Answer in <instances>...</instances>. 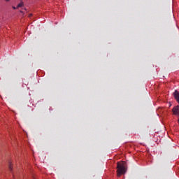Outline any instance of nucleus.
Returning a JSON list of instances; mask_svg holds the SVG:
<instances>
[{
  "mask_svg": "<svg viewBox=\"0 0 179 179\" xmlns=\"http://www.w3.org/2000/svg\"><path fill=\"white\" fill-rule=\"evenodd\" d=\"M117 173L118 176H120L122 174H124L126 172L124 162H117Z\"/></svg>",
  "mask_w": 179,
  "mask_h": 179,
  "instance_id": "obj_1",
  "label": "nucleus"
},
{
  "mask_svg": "<svg viewBox=\"0 0 179 179\" xmlns=\"http://www.w3.org/2000/svg\"><path fill=\"white\" fill-rule=\"evenodd\" d=\"M173 114L175 115H179V106H175L172 109Z\"/></svg>",
  "mask_w": 179,
  "mask_h": 179,
  "instance_id": "obj_2",
  "label": "nucleus"
},
{
  "mask_svg": "<svg viewBox=\"0 0 179 179\" xmlns=\"http://www.w3.org/2000/svg\"><path fill=\"white\" fill-rule=\"evenodd\" d=\"M173 96H174V98L176 99V100L179 103V92L176 90L173 93Z\"/></svg>",
  "mask_w": 179,
  "mask_h": 179,
  "instance_id": "obj_3",
  "label": "nucleus"
},
{
  "mask_svg": "<svg viewBox=\"0 0 179 179\" xmlns=\"http://www.w3.org/2000/svg\"><path fill=\"white\" fill-rule=\"evenodd\" d=\"M23 6H24V2L21 1L20 3H18V5H17V8H19Z\"/></svg>",
  "mask_w": 179,
  "mask_h": 179,
  "instance_id": "obj_4",
  "label": "nucleus"
},
{
  "mask_svg": "<svg viewBox=\"0 0 179 179\" xmlns=\"http://www.w3.org/2000/svg\"><path fill=\"white\" fill-rule=\"evenodd\" d=\"M9 169H10V171H12L13 167H12V166H11V165H10V166H9Z\"/></svg>",
  "mask_w": 179,
  "mask_h": 179,
  "instance_id": "obj_5",
  "label": "nucleus"
},
{
  "mask_svg": "<svg viewBox=\"0 0 179 179\" xmlns=\"http://www.w3.org/2000/svg\"><path fill=\"white\" fill-rule=\"evenodd\" d=\"M13 8L15 9V10H16V9H17L18 8H17V7H15V6H13Z\"/></svg>",
  "mask_w": 179,
  "mask_h": 179,
  "instance_id": "obj_6",
  "label": "nucleus"
},
{
  "mask_svg": "<svg viewBox=\"0 0 179 179\" xmlns=\"http://www.w3.org/2000/svg\"><path fill=\"white\" fill-rule=\"evenodd\" d=\"M169 107H171L172 104L171 103H169Z\"/></svg>",
  "mask_w": 179,
  "mask_h": 179,
  "instance_id": "obj_7",
  "label": "nucleus"
},
{
  "mask_svg": "<svg viewBox=\"0 0 179 179\" xmlns=\"http://www.w3.org/2000/svg\"><path fill=\"white\" fill-rule=\"evenodd\" d=\"M10 0H5L6 2H9Z\"/></svg>",
  "mask_w": 179,
  "mask_h": 179,
  "instance_id": "obj_8",
  "label": "nucleus"
},
{
  "mask_svg": "<svg viewBox=\"0 0 179 179\" xmlns=\"http://www.w3.org/2000/svg\"><path fill=\"white\" fill-rule=\"evenodd\" d=\"M20 1H22V0H20Z\"/></svg>",
  "mask_w": 179,
  "mask_h": 179,
  "instance_id": "obj_9",
  "label": "nucleus"
},
{
  "mask_svg": "<svg viewBox=\"0 0 179 179\" xmlns=\"http://www.w3.org/2000/svg\"><path fill=\"white\" fill-rule=\"evenodd\" d=\"M178 122H179V119H178Z\"/></svg>",
  "mask_w": 179,
  "mask_h": 179,
  "instance_id": "obj_10",
  "label": "nucleus"
}]
</instances>
